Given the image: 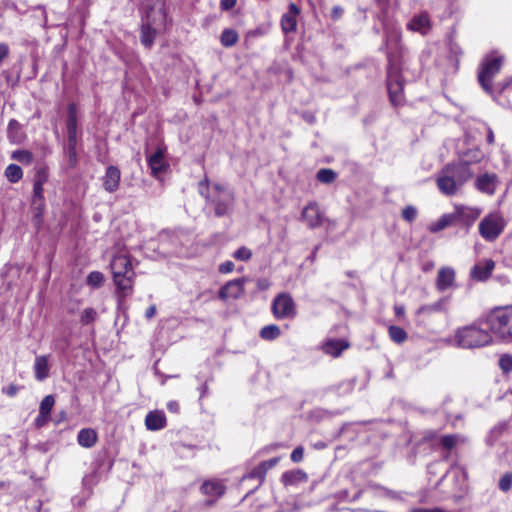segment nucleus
<instances>
[{
  "mask_svg": "<svg viewBox=\"0 0 512 512\" xmlns=\"http://www.w3.org/2000/svg\"><path fill=\"white\" fill-rule=\"evenodd\" d=\"M11 158L22 164H31L33 161V154L28 150H16L12 153Z\"/></svg>",
  "mask_w": 512,
  "mask_h": 512,
  "instance_id": "obj_37",
  "label": "nucleus"
},
{
  "mask_svg": "<svg viewBox=\"0 0 512 512\" xmlns=\"http://www.w3.org/2000/svg\"><path fill=\"white\" fill-rule=\"evenodd\" d=\"M20 387L15 384H10L7 387H2V393L6 394L9 397H14L19 392Z\"/></svg>",
  "mask_w": 512,
  "mask_h": 512,
  "instance_id": "obj_49",
  "label": "nucleus"
},
{
  "mask_svg": "<svg viewBox=\"0 0 512 512\" xmlns=\"http://www.w3.org/2000/svg\"><path fill=\"white\" fill-rule=\"evenodd\" d=\"M235 265L232 261H225L219 265V272L222 274L230 273L234 270Z\"/></svg>",
  "mask_w": 512,
  "mask_h": 512,
  "instance_id": "obj_50",
  "label": "nucleus"
},
{
  "mask_svg": "<svg viewBox=\"0 0 512 512\" xmlns=\"http://www.w3.org/2000/svg\"><path fill=\"white\" fill-rule=\"evenodd\" d=\"M458 435H445L441 438V445L445 449H452L458 442Z\"/></svg>",
  "mask_w": 512,
  "mask_h": 512,
  "instance_id": "obj_44",
  "label": "nucleus"
},
{
  "mask_svg": "<svg viewBox=\"0 0 512 512\" xmlns=\"http://www.w3.org/2000/svg\"><path fill=\"white\" fill-rule=\"evenodd\" d=\"M512 488V473L506 472L499 480V489L503 492H508Z\"/></svg>",
  "mask_w": 512,
  "mask_h": 512,
  "instance_id": "obj_41",
  "label": "nucleus"
},
{
  "mask_svg": "<svg viewBox=\"0 0 512 512\" xmlns=\"http://www.w3.org/2000/svg\"><path fill=\"white\" fill-rule=\"evenodd\" d=\"M50 417L47 416V415H43L39 412V415L37 416V418L35 419V425L36 427L38 428H41L43 427L48 421H49Z\"/></svg>",
  "mask_w": 512,
  "mask_h": 512,
  "instance_id": "obj_54",
  "label": "nucleus"
},
{
  "mask_svg": "<svg viewBox=\"0 0 512 512\" xmlns=\"http://www.w3.org/2000/svg\"><path fill=\"white\" fill-rule=\"evenodd\" d=\"M257 286H258L259 289L265 290V289H267L269 287V282L267 280H265V279H260L257 282Z\"/></svg>",
  "mask_w": 512,
  "mask_h": 512,
  "instance_id": "obj_61",
  "label": "nucleus"
},
{
  "mask_svg": "<svg viewBox=\"0 0 512 512\" xmlns=\"http://www.w3.org/2000/svg\"><path fill=\"white\" fill-rule=\"evenodd\" d=\"M54 404L55 398L53 395L45 396L40 403L39 412L50 417V413Z\"/></svg>",
  "mask_w": 512,
  "mask_h": 512,
  "instance_id": "obj_38",
  "label": "nucleus"
},
{
  "mask_svg": "<svg viewBox=\"0 0 512 512\" xmlns=\"http://www.w3.org/2000/svg\"><path fill=\"white\" fill-rule=\"evenodd\" d=\"M167 27V15L164 0H147L146 22L142 23L140 41L151 48L155 37Z\"/></svg>",
  "mask_w": 512,
  "mask_h": 512,
  "instance_id": "obj_2",
  "label": "nucleus"
},
{
  "mask_svg": "<svg viewBox=\"0 0 512 512\" xmlns=\"http://www.w3.org/2000/svg\"><path fill=\"white\" fill-rule=\"evenodd\" d=\"M66 127L68 150L70 155H74L77 144V107L75 103L68 105Z\"/></svg>",
  "mask_w": 512,
  "mask_h": 512,
  "instance_id": "obj_11",
  "label": "nucleus"
},
{
  "mask_svg": "<svg viewBox=\"0 0 512 512\" xmlns=\"http://www.w3.org/2000/svg\"><path fill=\"white\" fill-rule=\"evenodd\" d=\"M349 347L350 343L344 339H328L322 344L323 352L332 357H339Z\"/></svg>",
  "mask_w": 512,
  "mask_h": 512,
  "instance_id": "obj_21",
  "label": "nucleus"
},
{
  "mask_svg": "<svg viewBox=\"0 0 512 512\" xmlns=\"http://www.w3.org/2000/svg\"><path fill=\"white\" fill-rule=\"evenodd\" d=\"M239 36L234 29H224L221 33L220 42L224 47H232L238 42Z\"/></svg>",
  "mask_w": 512,
  "mask_h": 512,
  "instance_id": "obj_30",
  "label": "nucleus"
},
{
  "mask_svg": "<svg viewBox=\"0 0 512 512\" xmlns=\"http://www.w3.org/2000/svg\"><path fill=\"white\" fill-rule=\"evenodd\" d=\"M304 476L305 475L301 471H287L282 475V481L286 485H290L293 484L295 481L302 479Z\"/></svg>",
  "mask_w": 512,
  "mask_h": 512,
  "instance_id": "obj_39",
  "label": "nucleus"
},
{
  "mask_svg": "<svg viewBox=\"0 0 512 512\" xmlns=\"http://www.w3.org/2000/svg\"><path fill=\"white\" fill-rule=\"evenodd\" d=\"M416 216H417V210L413 206H406L402 210V217H403V219H405L408 222L414 221Z\"/></svg>",
  "mask_w": 512,
  "mask_h": 512,
  "instance_id": "obj_46",
  "label": "nucleus"
},
{
  "mask_svg": "<svg viewBox=\"0 0 512 512\" xmlns=\"http://www.w3.org/2000/svg\"><path fill=\"white\" fill-rule=\"evenodd\" d=\"M200 489L204 495L213 497L215 501L225 493L226 487L220 480H207Z\"/></svg>",
  "mask_w": 512,
  "mask_h": 512,
  "instance_id": "obj_24",
  "label": "nucleus"
},
{
  "mask_svg": "<svg viewBox=\"0 0 512 512\" xmlns=\"http://www.w3.org/2000/svg\"><path fill=\"white\" fill-rule=\"evenodd\" d=\"M78 444L84 448H91L97 442V433L91 428H83L77 435Z\"/></svg>",
  "mask_w": 512,
  "mask_h": 512,
  "instance_id": "obj_26",
  "label": "nucleus"
},
{
  "mask_svg": "<svg viewBox=\"0 0 512 512\" xmlns=\"http://www.w3.org/2000/svg\"><path fill=\"white\" fill-rule=\"evenodd\" d=\"M9 54V47L5 43H0V62H2Z\"/></svg>",
  "mask_w": 512,
  "mask_h": 512,
  "instance_id": "obj_55",
  "label": "nucleus"
},
{
  "mask_svg": "<svg viewBox=\"0 0 512 512\" xmlns=\"http://www.w3.org/2000/svg\"><path fill=\"white\" fill-rule=\"evenodd\" d=\"M497 180L496 174L484 173L477 177L475 187L482 193L493 195L496 190Z\"/></svg>",
  "mask_w": 512,
  "mask_h": 512,
  "instance_id": "obj_19",
  "label": "nucleus"
},
{
  "mask_svg": "<svg viewBox=\"0 0 512 512\" xmlns=\"http://www.w3.org/2000/svg\"><path fill=\"white\" fill-rule=\"evenodd\" d=\"M167 425V419L165 413L160 410H154L148 412L145 417V426L150 431H158L165 428Z\"/></svg>",
  "mask_w": 512,
  "mask_h": 512,
  "instance_id": "obj_20",
  "label": "nucleus"
},
{
  "mask_svg": "<svg viewBox=\"0 0 512 512\" xmlns=\"http://www.w3.org/2000/svg\"><path fill=\"white\" fill-rule=\"evenodd\" d=\"M506 226L505 219L500 213H490L479 223V234L486 241H495Z\"/></svg>",
  "mask_w": 512,
  "mask_h": 512,
  "instance_id": "obj_8",
  "label": "nucleus"
},
{
  "mask_svg": "<svg viewBox=\"0 0 512 512\" xmlns=\"http://www.w3.org/2000/svg\"><path fill=\"white\" fill-rule=\"evenodd\" d=\"M156 313V307L155 305H151L150 307L147 308L146 312H145V316L147 319H151L152 317H154Z\"/></svg>",
  "mask_w": 512,
  "mask_h": 512,
  "instance_id": "obj_59",
  "label": "nucleus"
},
{
  "mask_svg": "<svg viewBox=\"0 0 512 512\" xmlns=\"http://www.w3.org/2000/svg\"><path fill=\"white\" fill-rule=\"evenodd\" d=\"M31 207L33 211V223L36 226V228L39 229L43 222L45 202H32Z\"/></svg>",
  "mask_w": 512,
  "mask_h": 512,
  "instance_id": "obj_32",
  "label": "nucleus"
},
{
  "mask_svg": "<svg viewBox=\"0 0 512 512\" xmlns=\"http://www.w3.org/2000/svg\"><path fill=\"white\" fill-rule=\"evenodd\" d=\"M272 313L278 320L281 319H292L296 316V305L288 293L278 294L271 305Z\"/></svg>",
  "mask_w": 512,
  "mask_h": 512,
  "instance_id": "obj_10",
  "label": "nucleus"
},
{
  "mask_svg": "<svg viewBox=\"0 0 512 512\" xmlns=\"http://www.w3.org/2000/svg\"><path fill=\"white\" fill-rule=\"evenodd\" d=\"M473 177L470 164L465 161L446 165L439 173L437 187L446 196L455 195Z\"/></svg>",
  "mask_w": 512,
  "mask_h": 512,
  "instance_id": "obj_3",
  "label": "nucleus"
},
{
  "mask_svg": "<svg viewBox=\"0 0 512 512\" xmlns=\"http://www.w3.org/2000/svg\"><path fill=\"white\" fill-rule=\"evenodd\" d=\"M455 341L462 348H477L490 344L492 337L490 332L473 323L459 328L455 334Z\"/></svg>",
  "mask_w": 512,
  "mask_h": 512,
  "instance_id": "obj_6",
  "label": "nucleus"
},
{
  "mask_svg": "<svg viewBox=\"0 0 512 512\" xmlns=\"http://www.w3.org/2000/svg\"><path fill=\"white\" fill-rule=\"evenodd\" d=\"M382 495L385 496V497H388V498H391V499H394V500H397V499H400L399 495L397 492H394V491H391V490H388V489H385V488H382Z\"/></svg>",
  "mask_w": 512,
  "mask_h": 512,
  "instance_id": "obj_56",
  "label": "nucleus"
},
{
  "mask_svg": "<svg viewBox=\"0 0 512 512\" xmlns=\"http://www.w3.org/2000/svg\"><path fill=\"white\" fill-rule=\"evenodd\" d=\"M387 88L393 105H399L403 101V81L398 67L388 55Z\"/></svg>",
  "mask_w": 512,
  "mask_h": 512,
  "instance_id": "obj_9",
  "label": "nucleus"
},
{
  "mask_svg": "<svg viewBox=\"0 0 512 512\" xmlns=\"http://www.w3.org/2000/svg\"><path fill=\"white\" fill-rule=\"evenodd\" d=\"M504 63V57L491 53L486 55L478 68V83L481 88L489 95L493 96L494 87L493 78L500 72Z\"/></svg>",
  "mask_w": 512,
  "mask_h": 512,
  "instance_id": "obj_5",
  "label": "nucleus"
},
{
  "mask_svg": "<svg viewBox=\"0 0 512 512\" xmlns=\"http://www.w3.org/2000/svg\"><path fill=\"white\" fill-rule=\"evenodd\" d=\"M167 409H168L170 412L178 413V412H179V404H178V402H176V401H170V402L167 404Z\"/></svg>",
  "mask_w": 512,
  "mask_h": 512,
  "instance_id": "obj_58",
  "label": "nucleus"
},
{
  "mask_svg": "<svg viewBox=\"0 0 512 512\" xmlns=\"http://www.w3.org/2000/svg\"><path fill=\"white\" fill-rule=\"evenodd\" d=\"M237 3V0H221L220 1V8L223 11H228L235 7Z\"/></svg>",
  "mask_w": 512,
  "mask_h": 512,
  "instance_id": "obj_53",
  "label": "nucleus"
},
{
  "mask_svg": "<svg viewBox=\"0 0 512 512\" xmlns=\"http://www.w3.org/2000/svg\"><path fill=\"white\" fill-rule=\"evenodd\" d=\"M45 202L44 200V189L43 186H40V184H34L33 185V197L32 202Z\"/></svg>",
  "mask_w": 512,
  "mask_h": 512,
  "instance_id": "obj_45",
  "label": "nucleus"
},
{
  "mask_svg": "<svg viewBox=\"0 0 512 512\" xmlns=\"http://www.w3.org/2000/svg\"><path fill=\"white\" fill-rule=\"evenodd\" d=\"M453 213L455 222L461 223L468 229L480 216L481 209L460 205L455 207Z\"/></svg>",
  "mask_w": 512,
  "mask_h": 512,
  "instance_id": "obj_12",
  "label": "nucleus"
},
{
  "mask_svg": "<svg viewBox=\"0 0 512 512\" xmlns=\"http://www.w3.org/2000/svg\"><path fill=\"white\" fill-rule=\"evenodd\" d=\"M268 472L265 464L261 462L259 465L254 467L250 473L245 475L244 479H258L260 483L264 481V478L266 476V473Z\"/></svg>",
  "mask_w": 512,
  "mask_h": 512,
  "instance_id": "obj_35",
  "label": "nucleus"
},
{
  "mask_svg": "<svg viewBox=\"0 0 512 512\" xmlns=\"http://www.w3.org/2000/svg\"><path fill=\"white\" fill-rule=\"evenodd\" d=\"M304 457V448L302 446H297L291 453V460L294 463H299L303 460Z\"/></svg>",
  "mask_w": 512,
  "mask_h": 512,
  "instance_id": "obj_48",
  "label": "nucleus"
},
{
  "mask_svg": "<svg viewBox=\"0 0 512 512\" xmlns=\"http://www.w3.org/2000/svg\"><path fill=\"white\" fill-rule=\"evenodd\" d=\"M121 171L118 167L110 165L106 168L105 175L102 178V185L105 191L114 193L119 189Z\"/></svg>",
  "mask_w": 512,
  "mask_h": 512,
  "instance_id": "obj_16",
  "label": "nucleus"
},
{
  "mask_svg": "<svg viewBox=\"0 0 512 512\" xmlns=\"http://www.w3.org/2000/svg\"><path fill=\"white\" fill-rule=\"evenodd\" d=\"M5 176L11 183H17L23 177V171L20 166L10 164L5 170Z\"/></svg>",
  "mask_w": 512,
  "mask_h": 512,
  "instance_id": "obj_34",
  "label": "nucleus"
},
{
  "mask_svg": "<svg viewBox=\"0 0 512 512\" xmlns=\"http://www.w3.org/2000/svg\"><path fill=\"white\" fill-rule=\"evenodd\" d=\"M280 334H281L280 328L275 324L264 326L260 330V337L262 339L268 340V341L278 338L280 336Z\"/></svg>",
  "mask_w": 512,
  "mask_h": 512,
  "instance_id": "obj_33",
  "label": "nucleus"
},
{
  "mask_svg": "<svg viewBox=\"0 0 512 512\" xmlns=\"http://www.w3.org/2000/svg\"><path fill=\"white\" fill-rule=\"evenodd\" d=\"M97 317V312L94 308H86L81 314L80 322L83 325H87L93 321H95Z\"/></svg>",
  "mask_w": 512,
  "mask_h": 512,
  "instance_id": "obj_40",
  "label": "nucleus"
},
{
  "mask_svg": "<svg viewBox=\"0 0 512 512\" xmlns=\"http://www.w3.org/2000/svg\"><path fill=\"white\" fill-rule=\"evenodd\" d=\"M245 278H238L227 282L220 290L219 297L222 300L238 299L244 294Z\"/></svg>",
  "mask_w": 512,
  "mask_h": 512,
  "instance_id": "obj_13",
  "label": "nucleus"
},
{
  "mask_svg": "<svg viewBox=\"0 0 512 512\" xmlns=\"http://www.w3.org/2000/svg\"><path fill=\"white\" fill-rule=\"evenodd\" d=\"M300 14V9L295 3H290L288 11L281 17V29L285 34L295 32L297 29V16Z\"/></svg>",
  "mask_w": 512,
  "mask_h": 512,
  "instance_id": "obj_15",
  "label": "nucleus"
},
{
  "mask_svg": "<svg viewBox=\"0 0 512 512\" xmlns=\"http://www.w3.org/2000/svg\"><path fill=\"white\" fill-rule=\"evenodd\" d=\"M317 180L324 184L332 183L336 177L337 174L334 170L328 169V168H322L317 172Z\"/></svg>",
  "mask_w": 512,
  "mask_h": 512,
  "instance_id": "obj_36",
  "label": "nucleus"
},
{
  "mask_svg": "<svg viewBox=\"0 0 512 512\" xmlns=\"http://www.w3.org/2000/svg\"><path fill=\"white\" fill-rule=\"evenodd\" d=\"M487 142L489 144H493L494 143V133H493L491 128H488Z\"/></svg>",
  "mask_w": 512,
  "mask_h": 512,
  "instance_id": "obj_63",
  "label": "nucleus"
},
{
  "mask_svg": "<svg viewBox=\"0 0 512 512\" xmlns=\"http://www.w3.org/2000/svg\"><path fill=\"white\" fill-rule=\"evenodd\" d=\"M110 268L117 286L119 303H122L133 290L135 272L131 260L126 253L114 255L110 262Z\"/></svg>",
  "mask_w": 512,
  "mask_h": 512,
  "instance_id": "obj_4",
  "label": "nucleus"
},
{
  "mask_svg": "<svg viewBox=\"0 0 512 512\" xmlns=\"http://www.w3.org/2000/svg\"><path fill=\"white\" fill-rule=\"evenodd\" d=\"M35 378L38 381H44L49 376L48 357L45 355L37 356L34 362Z\"/></svg>",
  "mask_w": 512,
  "mask_h": 512,
  "instance_id": "obj_25",
  "label": "nucleus"
},
{
  "mask_svg": "<svg viewBox=\"0 0 512 512\" xmlns=\"http://www.w3.org/2000/svg\"><path fill=\"white\" fill-rule=\"evenodd\" d=\"M104 277L101 272L93 271L87 277V283L90 286L98 287L103 283Z\"/></svg>",
  "mask_w": 512,
  "mask_h": 512,
  "instance_id": "obj_43",
  "label": "nucleus"
},
{
  "mask_svg": "<svg viewBox=\"0 0 512 512\" xmlns=\"http://www.w3.org/2000/svg\"><path fill=\"white\" fill-rule=\"evenodd\" d=\"M490 332L500 339L512 337V307L497 308L486 318Z\"/></svg>",
  "mask_w": 512,
  "mask_h": 512,
  "instance_id": "obj_7",
  "label": "nucleus"
},
{
  "mask_svg": "<svg viewBox=\"0 0 512 512\" xmlns=\"http://www.w3.org/2000/svg\"><path fill=\"white\" fill-rule=\"evenodd\" d=\"M165 149L158 147L155 153L150 155L147 159L148 166L151 170V175L154 177H158L159 174L166 171L168 164L165 161L164 157Z\"/></svg>",
  "mask_w": 512,
  "mask_h": 512,
  "instance_id": "obj_17",
  "label": "nucleus"
},
{
  "mask_svg": "<svg viewBox=\"0 0 512 512\" xmlns=\"http://www.w3.org/2000/svg\"><path fill=\"white\" fill-rule=\"evenodd\" d=\"M495 267V263L493 260L488 259L484 263L476 264L470 272V276L472 279L476 281H485L487 280L493 269Z\"/></svg>",
  "mask_w": 512,
  "mask_h": 512,
  "instance_id": "obj_23",
  "label": "nucleus"
},
{
  "mask_svg": "<svg viewBox=\"0 0 512 512\" xmlns=\"http://www.w3.org/2000/svg\"><path fill=\"white\" fill-rule=\"evenodd\" d=\"M430 22L428 15L420 14L414 16L408 24V28L412 31L420 32L422 34H426L429 30Z\"/></svg>",
  "mask_w": 512,
  "mask_h": 512,
  "instance_id": "obj_27",
  "label": "nucleus"
},
{
  "mask_svg": "<svg viewBox=\"0 0 512 512\" xmlns=\"http://www.w3.org/2000/svg\"><path fill=\"white\" fill-rule=\"evenodd\" d=\"M360 491L358 493H356L353 498H352V501H355L356 499H358L360 497Z\"/></svg>",
  "mask_w": 512,
  "mask_h": 512,
  "instance_id": "obj_64",
  "label": "nucleus"
},
{
  "mask_svg": "<svg viewBox=\"0 0 512 512\" xmlns=\"http://www.w3.org/2000/svg\"><path fill=\"white\" fill-rule=\"evenodd\" d=\"M263 463L265 464L267 470L269 471L270 469H272L273 467H275L278 463H279V458L278 457H274V458H271L267 461H263Z\"/></svg>",
  "mask_w": 512,
  "mask_h": 512,
  "instance_id": "obj_57",
  "label": "nucleus"
},
{
  "mask_svg": "<svg viewBox=\"0 0 512 512\" xmlns=\"http://www.w3.org/2000/svg\"><path fill=\"white\" fill-rule=\"evenodd\" d=\"M499 365L504 372L511 371L512 370V356H510V355L501 356V358L499 360Z\"/></svg>",
  "mask_w": 512,
  "mask_h": 512,
  "instance_id": "obj_47",
  "label": "nucleus"
},
{
  "mask_svg": "<svg viewBox=\"0 0 512 512\" xmlns=\"http://www.w3.org/2000/svg\"><path fill=\"white\" fill-rule=\"evenodd\" d=\"M8 139L12 143H21L24 139V133L22 131L21 124L15 120L11 119L8 123V129H7Z\"/></svg>",
  "mask_w": 512,
  "mask_h": 512,
  "instance_id": "obj_28",
  "label": "nucleus"
},
{
  "mask_svg": "<svg viewBox=\"0 0 512 512\" xmlns=\"http://www.w3.org/2000/svg\"><path fill=\"white\" fill-rule=\"evenodd\" d=\"M455 270L451 267H442L438 270L435 287L439 292H444L455 287Z\"/></svg>",
  "mask_w": 512,
  "mask_h": 512,
  "instance_id": "obj_14",
  "label": "nucleus"
},
{
  "mask_svg": "<svg viewBox=\"0 0 512 512\" xmlns=\"http://www.w3.org/2000/svg\"><path fill=\"white\" fill-rule=\"evenodd\" d=\"M198 192L205 198L207 207L212 209L217 217L229 215L234 208V193L220 183L211 185L208 177L199 182Z\"/></svg>",
  "mask_w": 512,
  "mask_h": 512,
  "instance_id": "obj_1",
  "label": "nucleus"
},
{
  "mask_svg": "<svg viewBox=\"0 0 512 512\" xmlns=\"http://www.w3.org/2000/svg\"><path fill=\"white\" fill-rule=\"evenodd\" d=\"M343 14L344 9L341 6L336 5L332 8L330 17L333 21H338L343 16Z\"/></svg>",
  "mask_w": 512,
  "mask_h": 512,
  "instance_id": "obj_51",
  "label": "nucleus"
},
{
  "mask_svg": "<svg viewBox=\"0 0 512 512\" xmlns=\"http://www.w3.org/2000/svg\"><path fill=\"white\" fill-rule=\"evenodd\" d=\"M454 223H456V222H455V215L453 212L444 214L440 217V219L437 222L433 223L430 226V231L433 233H436V232H439V231L445 229L448 226L453 225Z\"/></svg>",
  "mask_w": 512,
  "mask_h": 512,
  "instance_id": "obj_29",
  "label": "nucleus"
},
{
  "mask_svg": "<svg viewBox=\"0 0 512 512\" xmlns=\"http://www.w3.org/2000/svg\"><path fill=\"white\" fill-rule=\"evenodd\" d=\"M388 333L390 339L397 344H402L408 338L407 332L399 326L391 325L388 328Z\"/></svg>",
  "mask_w": 512,
  "mask_h": 512,
  "instance_id": "obj_31",
  "label": "nucleus"
},
{
  "mask_svg": "<svg viewBox=\"0 0 512 512\" xmlns=\"http://www.w3.org/2000/svg\"><path fill=\"white\" fill-rule=\"evenodd\" d=\"M449 300V297H442L434 303L422 305L418 308L417 314L431 315L434 313H448Z\"/></svg>",
  "mask_w": 512,
  "mask_h": 512,
  "instance_id": "obj_22",
  "label": "nucleus"
},
{
  "mask_svg": "<svg viewBox=\"0 0 512 512\" xmlns=\"http://www.w3.org/2000/svg\"><path fill=\"white\" fill-rule=\"evenodd\" d=\"M47 179H48V175H47L46 171L43 169H40L36 174L34 184H40V186H44Z\"/></svg>",
  "mask_w": 512,
  "mask_h": 512,
  "instance_id": "obj_52",
  "label": "nucleus"
},
{
  "mask_svg": "<svg viewBox=\"0 0 512 512\" xmlns=\"http://www.w3.org/2000/svg\"><path fill=\"white\" fill-rule=\"evenodd\" d=\"M302 218L310 228H316L322 223V214L315 202L309 203L302 211Z\"/></svg>",
  "mask_w": 512,
  "mask_h": 512,
  "instance_id": "obj_18",
  "label": "nucleus"
},
{
  "mask_svg": "<svg viewBox=\"0 0 512 512\" xmlns=\"http://www.w3.org/2000/svg\"><path fill=\"white\" fill-rule=\"evenodd\" d=\"M510 82H511L510 79L505 80L503 82H499L497 84V88L499 89V92L501 93L502 91H504L510 85Z\"/></svg>",
  "mask_w": 512,
  "mask_h": 512,
  "instance_id": "obj_60",
  "label": "nucleus"
},
{
  "mask_svg": "<svg viewBox=\"0 0 512 512\" xmlns=\"http://www.w3.org/2000/svg\"><path fill=\"white\" fill-rule=\"evenodd\" d=\"M233 257L239 261H248L252 257V251L249 248L242 246L233 253Z\"/></svg>",
  "mask_w": 512,
  "mask_h": 512,
  "instance_id": "obj_42",
  "label": "nucleus"
},
{
  "mask_svg": "<svg viewBox=\"0 0 512 512\" xmlns=\"http://www.w3.org/2000/svg\"><path fill=\"white\" fill-rule=\"evenodd\" d=\"M394 310H395V314H396L397 316H402V315H404V313H405V308H404V306H395V307H394Z\"/></svg>",
  "mask_w": 512,
  "mask_h": 512,
  "instance_id": "obj_62",
  "label": "nucleus"
}]
</instances>
